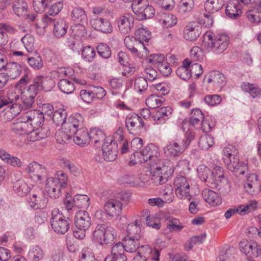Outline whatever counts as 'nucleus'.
Instances as JSON below:
<instances>
[{
    "instance_id": "f257e3e1",
    "label": "nucleus",
    "mask_w": 261,
    "mask_h": 261,
    "mask_svg": "<svg viewBox=\"0 0 261 261\" xmlns=\"http://www.w3.org/2000/svg\"><path fill=\"white\" fill-rule=\"evenodd\" d=\"M158 149L153 144H149L140 152L134 151L130 155L129 165L149 162L152 180L156 185H162L172 176L174 168L170 161H164L159 159Z\"/></svg>"
},
{
    "instance_id": "f03ea898",
    "label": "nucleus",
    "mask_w": 261,
    "mask_h": 261,
    "mask_svg": "<svg viewBox=\"0 0 261 261\" xmlns=\"http://www.w3.org/2000/svg\"><path fill=\"white\" fill-rule=\"evenodd\" d=\"M142 238L125 237L123 243H117L111 249V253L107 256L104 261H127L124 251L133 253L140 246Z\"/></svg>"
},
{
    "instance_id": "7ed1b4c3",
    "label": "nucleus",
    "mask_w": 261,
    "mask_h": 261,
    "mask_svg": "<svg viewBox=\"0 0 261 261\" xmlns=\"http://www.w3.org/2000/svg\"><path fill=\"white\" fill-rule=\"evenodd\" d=\"M136 37L133 36H126L124 40V44L126 47L133 54L141 58L143 57V50L145 52V55H147L148 50L145 47V43H148L151 39L150 32L146 29L140 28L135 32Z\"/></svg>"
},
{
    "instance_id": "20e7f679",
    "label": "nucleus",
    "mask_w": 261,
    "mask_h": 261,
    "mask_svg": "<svg viewBox=\"0 0 261 261\" xmlns=\"http://www.w3.org/2000/svg\"><path fill=\"white\" fill-rule=\"evenodd\" d=\"M229 41V37L225 34L213 36L212 33L207 32L204 36L202 46L207 51H213L219 54L226 49Z\"/></svg>"
},
{
    "instance_id": "39448f33",
    "label": "nucleus",
    "mask_w": 261,
    "mask_h": 261,
    "mask_svg": "<svg viewBox=\"0 0 261 261\" xmlns=\"http://www.w3.org/2000/svg\"><path fill=\"white\" fill-rule=\"evenodd\" d=\"M67 175L62 171L57 172L55 177L46 179L45 189L50 198L57 199L61 195V191L68 185Z\"/></svg>"
},
{
    "instance_id": "423d86ee",
    "label": "nucleus",
    "mask_w": 261,
    "mask_h": 261,
    "mask_svg": "<svg viewBox=\"0 0 261 261\" xmlns=\"http://www.w3.org/2000/svg\"><path fill=\"white\" fill-rule=\"evenodd\" d=\"M223 159L229 170L240 175H244L248 171L247 164L245 162H240L235 155L237 152L234 146L227 145L223 149Z\"/></svg>"
},
{
    "instance_id": "0eeeda50",
    "label": "nucleus",
    "mask_w": 261,
    "mask_h": 261,
    "mask_svg": "<svg viewBox=\"0 0 261 261\" xmlns=\"http://www.w3.org/2000/svg\"><path fill=\"white\" fill-rule=\"evenodd\" d=\"M195 139V134L192 132H187L184 138L176 139L170 141L164 148V152L169 156L176 157L181 155L188 148L191 141Z\"/></svg>"
},
{
    "instance_id": "6e6552de",
    "label": "nucleus",
    "mask_w": 261,
    "mask_h": 261,
    "mask_svg": "<svg viewBox=\"0 0 261 261\" xmlns=\"http://www.w3.org/2000/svg\"><path fill=\"white\" fill-rule=\"evenodd\" d=\"M70 220L64 216L57 208L51 212L50 225L54 231L58 234H65L70 228Z\"/></svg>"
},
{
    "instance_id": "1a4fd4ad",
    "label": "nucleus",
    "mask_w": 261,
    "mask_h": 261,
    "mask_svg": "<svg viewBox=\"0 0 261 261\" xmlns=\"http://www.w3.org/2000/svg\"><path fill=\"white\" fill-rule=\"evenodd\" d=\"M132 8L137 19L139 20L151 18L155 14V9L148 4L146 0H138L132 3Z\"/></svg>"
},
{
    "instance_id": "9d476101",
    "label": "nucleus",
    "mask_w": 261,
    "mask_h": 261,
    "mask_svg": "<svg viewBox=\"0 0 261 261\" xmlns=\"http://www.w3.org/2000/svg\"><path fill=\"white\" fill-rule=\"evenodd\" d=\"M191 180L186 176L178 175L174 180L175 193L177 198L180 199H187L190 200V194Z\"/></svg>"
},
{
    "instance_id": "9b49d317",
    "label": "nucleus",
    "mask_w": 261,
    "mask_h": 261,
    "mask_svg": "<svg viewBox=\"0 0 261 261\" xmlns=\"http://www.w3.org/2000/svg\"><path fill=\"white\" fill-rule=\"evenodd\" d=\"M70 16L73 21L79 24L73 27V31L75 32L74 35L77 36H83L85 33L84 24L86 23L88 20L85 11L82 8L75 7L72 10Z\"/></svg>"
},
{
    "instance_id": "f8f14e48",
    "label": "nucleus",
    "mask_w": 261,
    "mask_h": 261,
    "mask_svg": "<svg viewBox=\"0 0 261 261\" xmlns=\"http://www.w3.org/2000/svg\"><path fill=\"white\" fill-rule=\"evenodd\" d=\"M251 0H230L225 7L226 15L231 19H237L242 14V3L247 5L250 3Z\"/></svg>"
},
{
    "instance_id": "ddd939ff",
    "label": "nucleus",
    "mask_w": 261,
    "mask_h": 261,
    "mask_svg": "<svg viewBox=\"0 0 261 261\" xmlns=\"http://www.w3.org/2000/svg\"><path fill=\"white\" fill-rule=\"evenodd\" d=\"M83 120L82 116L79 114L71 115L66 119L65 122L63 124L62 129L73 136L79 128L83 126Z\"/></svg>"
},
{
    "instance_id": "4468645a",
    "label": "nucleus",
    "mask_w": 261,
    "mask_h": 261,
    "mask_svg": "<svg viewBox=\"0 0 261 261\" xmlns=\"http://www.w3.org/2000/svg\"><path fill=\"white\" fill-rule=\"evenodd\" d=\"M239 248L241 252L249 257H257L261 255V246L256 242H248L243 240L239 243Z\"/></svg>"
},
{
    "instance_id": "2eb2a0df",
    "label": "nucleus",
    "mask_w": 261,
    "mask_h": 261,
    "mask_svg": "<svg viewBox=\"0 0 261 261\" xmlns=\"http://www.w3.org/2000/svg\"><path fill=\"white\" fill-rule=\"evenodd\" d=\"M26 171L30 178L35 181H41L47 174L46 169L36 162L29 164Z\"/></svg>"
},
{
    "instance_id": "dca6fc26",
    "label": "nucleus",
    "mask_w": 261,
    "mask_h": 261,
    "mask_svg": "<svg viewBox=\"0 0 261 261\" xmlns=\"http://www.w3.org/2000/svg\"><path fill=\"white\" fill-rule=\"evenodd\" d=\"M23 119L31 124L34 131L35 128L41 127L43 125L44 121V113L38 110H30L23 113Z\"/></svg>"
},
{
    "instance_id": "f3484780",
    "label": "nucleus",
    "mask_w": 261,
    "mask_h": 261,
    "mask_svg": "<svg viewBox=\"0 0 261 261\" xmlns=\"http://www.w3.org/2000/svg\"><path fill=\"white\" fill-rule=\"evenodd\" d=\"M125 125L130 133L141 130L144 128V122L141 117L136 113L129 114L125 118Z\"/></svg>"
},
{
    "instance_id": "a211bd4d",
    "label": "nucleus",
    "mask_w": 261,
    "mask_h": 261,
    "mask_svg": "<svg viewBox=\"0 0 261 261\" xmlns=\"http://www.w3.org/2000/svg\"><path fill=\"white\" fill-rule=\"evenodd\" d=\"M11 129L14 133L20 135L33 133V128L31 124H30L29 122L23 120V114L11 124Z\"/></svg>"
},
{
    "instance_id": "6ab92c4d",
    "label": "nucleus",
    "mask_w": 261,
    "mask_h": 261,
    "mask_svg": "<svg viewBox=\"0 0 261 261\" xmlns=\"http://www.w3.org/2000/svg\"><path fill=\"white\" fill-rule=\"evenodd\" d=\"M108 139L110 142H107L102 145V156L105 161L112 162L117 158L118 152V145L113 143L112 140Z\"/></svg>"
},
{
    "instance_id": "aec40b11",
    "label": "nucleus",
    "mask_w": 261,
    "mask_h": 261,
    "mask_svg": "<svg viewBox=\"0 0 261 261\" xmlns=\"http://www.w3.org/2000/svg\"><path fill=\"white\" fill-rule=\"evenodd\" d=\"M134 16L127 13L121 16L117 20V24L121 33L126 34L129 33L134 27Z\"/></svg>"
},
{
    "instance_id": "412c9836",
    "label": "nucleus",
    "mask_w": 261,
    "mask_h": 261,
    "mask_svg": "<svg viewBox=\"0 0 261 261\" xmlns=\"http://www.w3.org/2000/svg\"><path fill=\"white\" fill-rule=\"evenodd\" d=\"M92 27L95 30L105 34H109L112 32L113 27L107 19L96 17L90 20Z\"/></svg>"
},
{
    "instance_id": "4be33fe9",
    "label": "nucleus",
    "mask_w": 261,
    "mask_h": 261,
    "mask_svg": "<svg viewBox=\"0 0 261 261\" xmlns=\"http://www.w3.org/2000/svg\"><path fill=\"white\" fill-rule=\"evenodd\" d=\"M246 16L251 23L261 22V0L251 4L250 9L246 12Z\"/></svg>"
},
{
    "instance_id": "5701e85b",
    "label": "nucleus",
    "mask_w": 261,
    "mask_h": 261,
    "mask_svg": "<svg viewBox=\"0 0 261 261\" xmlns=\"http://www.w3.org/2000/svg\"><path fill=\"white\" fill-rule=\"evenodd\" d=\"M74 223L76 229L88 230L91 225V218L87 212L80 211L75 216Z\"/></svg>"
},
{
    "instance_id": "b1692460",
    "label": "nucleus",
    "mask_w": 261,
    "mask_h": 261,
    "mask_svg": "<svg viewBox=\"0 0 261 261\" xmlns=\"http://www.w3.org/2000/svg\"><path fill=\"white\" fill-rule=\"evenodd\" d=\"M48 202L47 198L43 191L39 190V191L33 194L30 198V205L34 210L42 209L45 207Z\"/></svg>"
},
{
    "instance_id": "393cba45",
    "label": "nucleus",
    "mask_w": 261,
    "mask_h": 261,
    "mask_svg": "<svg viewBox=\"0 0 261 261\" xmlns=\"http://www.w3.org/2000/svg\"><path fill=\"white\" fill-rule=\"evenodd\" d=\"M201 32V27L199 25L195 22H191L185 28L183 37L186 40L193 41L199 36Z\"/></svg>"
},
{
    "instance_id": "a878e982",
    "label": "nucleus",
    "mask_w": 261,
    "mask_h": 261,
    "mask_svg": "<svg viewBox=\"0 0 261 261\" xmlns=\"http://www.w3.org/2000/svg\"><path fill=\"white\" fill-rule=\"evenodd\" d=\"M122 203L119 200L112 199L109 200L104 205V210L110 217L118 216L120 215Z\"/></svg>"
},
{
    "instance_id": "bb28decb",
    "label": "nucleus",
    "mask_w": 261,
    "mask_h": 261,
    "mask_svg": "<svg viewBox=\"0 0 261 261\" xmlns=\"http://www.w3.org/2000/svg\"><path fill=\"white\" fill-rule=\"evenodd\" d=\"M227 184V180L224 177L222 170L220 168L216 170V173L213 178L209 179L208 186L219 191L224 188Z\"/></svg>"
},
{
    "instance_id": "cd10ccee",
    "label": "nucleus",
    "mask_w": 261,
    "mask_h": 261,
    "mask_svg": "<svg viewBox=\"0 0 261 261\" xmlns=\"http://www.w3.org/2000/svg\"><path fill=\"white\" fill-rule=\"evenodd\" d=\"M68 28V22L67 19L64 18L58 19L54 24V35L56 37L60 38L67 33Z\"/></svg>"
},
{
    "instance_id": "c85d7f7f",
    "label": "nucleus",
    "mask_w": 261,
    "mask_h": 261,
    "mask_svg": "<svg viewBox=\"0 0 261 261\" xmlns=\"http://www.w3.org/2000/svg\"><path fill=\"white\" fill-rule=\"evenodd\" d=\"M172 113L170 107H162L153 115L152 118L158 124L164 123L167 120Z\"/></svg>"
},
{
    "instance_id": "c756f323",
    "label": "nucleus",
    "mask_w": 261,
    "mask_h": 261,
    "mask_svg": "<svg viewBox=\"0 0 261 261\" xmlns=\"http://www.w3.org/2000/svg\"><path fill=\"white\" fill-rule=\"evenodd\" d=\"M74 143L80 146H84L90 142L89 133L86 128L82 126L73 135Z\"/></svg>"
},
{
    "instance_id": "7c9ffc66",
    "label": "nucleus",
    "mask_w": 261,
    "mask_h": 261,
    "mask_svg": "<svg viewBox=\"0 0 261 261\" xmlns=\"http://www.w3.org/2000/svg\"><path fill=\"white\" fill-rule=\"evenodd\" d=\"M0 159L14 167L20 168L23 165L20 159L9 154L4 149H0Z\"/></svg>"
},
{
    "instance_id": "2f4dec72",
    "label": "nucleus",
    "mask_w": 261,
    "mask_h": 261,
    "mask_svg": "<svg viewBox=\"0 0 261 261\" xmlns=\"http://www.w3.org/2000/svg\"><path fill=\"white\" fill-rule=\"evenodd\" d=\"M202 195L205 201L212 205H218L221 203V197L213 190L205 189L203 190Z\"/></svg>"
},
{
    "instance_id": "473e14b6",
    "label": "nucleus",
    "mask_w": 261,
    "mask_h": 261,
    "mask_svg": "<svg viewBox=\"0 0 261 261\" xmlns=\"http://www.w3.org/2000/svg\"><path fill=\"white\" fill-rule=\"evenodd\" d=\"M127 235L126 237L142 238L141 234V221L136 220L134 222L129 223L126 229Z\"/></svg>"
},
{
    "instance_id": "72a5a7b5",
    "label": "nucleus",
    "mask_w": 261,
    "mask_h": 261,
    "mask_svg": "<svg viewBox=\"0 0 261 261\" xmlns=\"http://www.w3.org/2000/svg\"><path fill=\"white\" fill-rule=\"evenodd\" d=\"M216 170L211 171L209 168L202 165L197 168V171L199 177L201 180L205 182L208 186L209 185V179L213 178L216 173Z\"/></svg>"
},
{
    "instance_id": "f704fd0d",
    "label": "nucleus",
    "mask_w": 261,
    "mask_h": 261,
    "mask_svg": "<svg viewBox=\"0 0 261 261\" xmlns=\"http://www.w3.org/2000/svg\"><path fill=\"white\" fill-rule=\"evenodd\" d=\"M106 228H108V223L98 224L92 233V240L94 242L102 245Z\"/></svg>"
},
{
    "instance_id": "c9c22d12",
    "label": "nucleus",
    "mask_w": 261,
    "mask_h": 261,
    "mask_svg": "<svg viewBox=\"0 0 261 261\" xmlns=\"http://www.w3.org/2000/svg\"><path fill=\"white\" fill-rule=\"evenodd\" d=\"M90 142L97 144L105 143L104 141L106 139L105 133L98 128H92L89 132Z\"/></svg>"
},
{
    "instance_id": "e433bc0d",
    "label": "nucleus",
    "mask_w": 261,
    "mask_h": 261,
    "mask_svg": "<svg viewBox=\"0 0 261 261\" xmlns=\"http://www.w3.org/2000/svg\"><path fill=\"white\" fill-rule=\"evenodd\" d=\"M207 83H213L220 87H223L225 84V77L221 72L218 71H212L210 72Z\"/></svg>"
},
{
    "instance_id": "4c0bfd02",
    "label": "nucleus",
    "mask_w": 261,
    "mask_h": 261,
    "mask_svg": "<svg viewBox=\"0 0 261 261\" xmlns=\"http://www.w3.org/2000/svg\"><path fill=\"white\" fill-rule=\"evenodd\" d=\"M166 227L170 232H179L184 227L180 221L173 217H168L166 219Z\"/></svg>"
},
{
    "instance_id": "58836bf2",
    "label": "nucleus",
    "mask_w": 261,
    "mask_h": 261,
    "mask_svg": "<svg viewBox=\"0 0 261 261\" xmlns=\"http://www.w3.org/2000/svg\"><path fill=\"white\" fill-rule=\"evenodd\" d=\"M5 70L7 71L6 73L8 74L9 77L16 79L20 75L22 71V67L15 62L8 63Z\"/></svg>"
},
{
    "instance_id": "ea45409f",
    "label": "nucleus",
    "mask_w": 261,
    "mask_h": 261,
    "mask_svg": "<svg viewBox=\"0 0 261 261\" xmlns=\"http://www.w3.org/2000/svg\"><path fill=\"white\" fill-rule=\"evenodd\" d=\"M116 236V230L114 227L111 226L110 224L108 223V228H106V231H105L103 244L111 246L115 243Z\"/></svg>"
},
{
    "instance_id": "a19ab883",
    "label": "nucleus",
    "mask_w": 261,
    "mask_h": 261,
    "mask_svg": "<svg viewBox=\"0 0 261 261\" xmlns=\"http://www.w3.org/2000/svg\"><path fill=\"white\" fill-rule=\"evenodd\" d=\"M28 4L24 0H16L12 5L14 13L18 17L24 15L28 11Z\"/></svg>"
},
{
    "instance_id": "79ce46f5",
    "label": "nucleus",
    "mask_w": 261,
    "mask_h": 261,
    "mask_svg": "<svg viewBox=\"0 0 261 261\" xmlns=\"http://www.w3.org/2000/svg\"><path fill=\"white\" fill-rule=\"evenodd\" d=\"M51 82V79H48L42 76H38L34 79V84L38 90H44L48 91L51 87L50 85Z\"/></svg>"
},
{
    "instance_id": "37998d69",
    "label": "nucleus",
    "mask_w": 261,
    "mask_h": 261,
    "mask_svg": "<svg viewBox=\"0 0 261 261\" xmlns=\"http://www.w3.org/2000/svg\"><path fill=\"white\" fill-rule=\"evenodd\" d=\"M13 189L19 196H23L30 193L31 188L23 180H18L14 182Z\"/></svg>"
},
{
    "instance_id": "c03bdc74",
    "label": "nucleus",
    "mask_w": 261,
    "mask_h": 261,
    "mask_svg": "<svg viewBox=\"0 0 261 261\" xmlns=\"http://www.w3.org/2000/svg\"><path fill=\"white\" fill-rule=\"evenodd\" d=\"M223 6V4L219 0H206L204 3L205 11L210 13H213L219 11Z\"/></svg>"
},
{
    "instance_id": "a18cd8bd",
    "label": "nucleus",
    "mask_w": 261,
    "mask_h": 261,
    "mask_svg": "<svg viewBox=\"0 0 261 261\" xmlns=\"http://www.w3.org/2000/svg\"><path fill=\"white\" fill-rule=\"evenodd\" d=\"M191 115L190 123L194 127L197 128V125H198L204 119L203 113L200 109H195L192 110Z\"/></svg>"
},
{
    "instance_id": "49530a36",
    "label": "nucleus",
    "mask_w": 261,
    "mask_h": 261,
    "mask_svg": "<svg viewBox=\"0 0 261 261\" xmlns=\"http://www.w3.org/2000/svg\"><path fill=\"white\" fill-rule=\"evenodd\" d=\"M241 89L244 91L249 93L253 98H255L261 94V89L254 84L243 83L241 85Z\"/></svg>"
},
{
    "instance_id": "de8ad7c7",
    "label": "nucleus",
    "mask_w": 261,
    "mask_h": 261,
    "mask_svg": "<svg viewBox=\"0 0 261 261\" xmlns=\"http://www.w3.org/2000/svg\"><path fill=\"white\" fill-rule=\"evenodd\" d=\"M58 86L63 93L67 94L71 93L75 89L73 83L67 79L60 80L58 83Z\"/></svg>"
},
{
    "instance_id": "09e8293b",
    "label": "nucleus",
    "mask_w": 261,
    "mask_h": 261,
    "mask_svg": "<svg viewBox=\"0 0 261 261\" xmlns=\"http://www.w3.org/2000/svg\"><path fill=\"white\" fill-rule=\"evenodd\" d=\"M43 250L38 246H32L28 253L29 257L33 261H39L43 257Z\"/></svg>"
},
{
    "instance_id": "8fccbe9b",
    "label": "nucleus",
    "mask_w": 261,
    "mask_h": 261,
    "mask_svg": "<svg viewBox=\"0 0 261 261\" xmlns=\"http://www.w3.org/2000/svg\"><path fill=\"white\" fill-rule=\"evenodd\" d=\"M214 144L213 137L208 135H204L200 137L199 140V147L203 150H207Z\"/></svg>"
},
{
    "instance_id": "3c124183",
    "label": "nucleus",
    "mask_w": 261,
    "mask_h": 261,
    "mask_svg": "<svg viewBox=\"0 0 261 261\" xmlns=\"http://www.w3.org/2000/svg\"><path fill=\"white\" fill-rule=\"evenodd\" d=\"M67 113L63 110H59L54 112L53 114L52 119L53 122L57 125H61L62 127L63 124L65 122L67 118Z\"/></svg>"
},
{
    "instance_id": "603ef678",
    "label": "nucleus",
    "mask_w": 261,
    "mask_h": 261,
    "mask_svg": "<svg viewBox=\"0 0 261 261\" xmlns=\"http://www.w3.org/2000/svg\"><path fill=\"white\" fill-rule=\"evenodd\" d=\"M96 52L94 48L90 46L84 47L82 50V57L86 62H92L95 59Z\"/></svg>"
},
{
    "instance_id": "864d4df0",
    "label": "nucleus",
    "mask_w": 261,
    "mask_h": 261,
    "mask_svg": "<svg viewBox=\"0 0 261 261\" xmlns=\"http://www.w3.org/2000/svg\"><path fill=\"white\" fill-rule=\"evenodd\" d=\"M96 50L98 54L105 59H109L112 54L110 47L104 43H99L96 47Z\"/></svg>"
},
{
    "instance_id": "5fc2aeb1",
    "label": "nucleus",
    "mask_w": 261,
    "mask_h": 261,
    "mask_svg": "<svg viewBox=\"0 0 261 261\" xmlns=\"http://www.w3.org/2000/svg\"><path fill=\"white\" fill-rule=\"evenodd\" d=\"M75 206L77 208H87L90 204L89 198L86 195H76L74 196Z\"/></svg>"
},
{
    "instance_id": "6e6d98bb",
    "label": "nucleus",
    "mask_w": 261,
    "mask_h": 261,
    "mask_svg": "<svg viewBox=\"0 0 261 261\" xmlns=\"http://www.w3.org/2000/svg\"><path fill=\"white\" fill-rule=\"evenodd\" d=\"M73 136L69 133H66L65 130L62 129L57 132L55 135L56 141L59 144L67 143L72 138Z\"/></svg>"
},
{
    "instance_id": "4d7b16f0",
    "label": "nucleus",
    "mask_w": 261,
    "mask_h": 261,
    "mask_svg": "<svg viewBox=\"0 0 261 261\" xmlns=\"http://www.w3.org/2000/svg\"><path fill=\"white\" fill-rule=\"evenodd\" d=\"M257 203L255 201H250L246 205H241L237 207L238 213L241 215H245L248 213L254 211L256 207Z\"/></svg>"
},
{
    "instance_id": "13d9d810",
    "label": "nucleus",
    "mask_w": 261,
    "mask_h": 261,
    "mask_svg": "<svg viewBox=\"0 0 261 261\" xmlns=\"http://www.w3.org/2000/svg\"><path fill=\"white\" fill-rule=\"evenodd\" d=\"M145 102L149 108L155 109L162 103L163 100L157 95L153 94L148 97L146 99Z\"/></svg>"
},
{
    "instance_id": "bf43d9fd",
    "label": "nucleus",
    "mask_w": 261,
    "mask_h": 261,
    "mask_svg": "<svg viewBox=\"0 0 261 261\" xmlns=\"http://www.w3.org/2000/svg\"><path fill=\"white\" fill-rule=\"evenodd\" d=\"M21 42L28 52L32 51L35 44V39L33 36L30 34H27L21 38Z\"/></svg>"
},
{
    "instance_id": "052dcab7",
    "label": "nucleus",
    "mask_w": 261,
    "mask_h": 261,
    "mask_svg": "<svg viewBox=\"0 0 261 261\" xmlns=\"http://www.w3.org/2000/svg\"><path fill=\"white\" fill-rule=\"evenodd\" d=\"M164 198V203H170L173 200L174 196L173 188L170 185H166L161 192Z\"/></svg>"
},
{
    "instance_id": "680f3d73",
    "label": "nucleus",
    "mask_w": 261,
    "mask_h": 261,
    "mask_svg": "<svg viewBox=\"0 0 261 261\" xmlns=\"http://www.w3.org/2000/svg\"><path fill=\"white\" fill-rule=\"evenodd\" d=\"M94 254L90 248H84L80 256V261H95Z\"/></svg>"
},
{
    "instance_id": "e2e57ef3",
    "label": "nucleus",
    "mask_w": 261,
    "mask_h": 261,
    "mask_svg": "<svg viewBox=\"0 0 261 261\" xmlns=\"http://www.w3.org/2000/svg\"><path fill=\"white\" fill-rule=\"evenodd\" d=\"M190 57L194 61H202L204 58L202 49L198 46L192 47L190 50Z\"/></svg>"
},
{
    "instance_id": "0e129e2a",
    "label": "nucleus",
    "mask_w": 261,
    "mask_h": 261,
    "mask_svg": "<svg viewBox=\"0 0 261 261\" xmlns=\"http://www.w3.org/2000/svg\"><path fill=\"white\" fill-rule=\"evenodd\" d=\"M134 86L135 89L140 93H142L146 91L148 87L147 81L144 77H139L135 80Z\"/></svg>"
},
{
    "instance_id": "69168bd1",
    "label": "nucleus",
    "mask_w": 261,
    "mask_h": 261,
    "mask_svg": "<svg viewBox=\"0 0 261 261\" xmlns=\"http://www.w3.org/2000/svg\"><path fill=\"white\" fill-rule=\"evenodd\" d=\"M27 61L29 65L34 69H40L43 66V62L39 56L29 57L27 58Z\"/></svg>"
},
{
    "instance_id": "338daca9",
    "label": "nucleus",
    "mask_w": 261,
    "mask_h": 261,
    "mask_svg": "<svg viewBox=\"0 0 261 261\" xmlns=\"http://www.w3.org/2000/svg\"><path fill=\"white\" fill-rule=\"evenodd\" d=\"M176 74L181 79L187 81L192 76L190 70L185 67H179L176 71Z\"/></svg>"
},
{
    "instance_id": "774afa93",
    "label": "nucleus",
    "mask_w": 261,
    "mask_h": 261,
    "mask_svg": "<svg viewBox=\"0 0 261 261\" xmlns=\"http://www.w3.org/2000/svg\"><path fill=\"white\" fill-rule=\"evenodd\" d=\"M64 167L68 169L74 176H77L80 174L81 170L79 168L69 160L64 161Z\"/></svg>"
}]
</instances>
